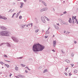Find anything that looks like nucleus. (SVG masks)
<instances>
[{
  "mask_svg": "<svg viewBox=\"0 0 78 78\" xmlns=\"http://www.w3.org/2000/svg\"><path fill=\"white\" fill-rule=\"evenodd\" d=\"M58 21H59V22H62V19H58Z\"/></svg>",
  "mask_w": 78,
  "mask_h": 78,
  "instance_id": "22",
  "label": "nucleus"
},
{
  "mask_svg": "<svg viewBox=\"0 0 78 78\" xmlns=\"http://www.w3.org/2000/svg\"><path fill=\"white\" fill-rule=\"evenodd\" d=\"M64 3H65V2H64Z\"/></svg>",
  "mask_w": 78,
  "mask_h": 78,
  "instance_id": "59",
  "label": "nucleus"
},
{
  "mask_svg": "<svg viewBox=\"0 0 78 78\" xmlns=\"http://www.w3.org/2000/svg\"><path fill=\"white\" fill-rule=\"evenodd\" d=\"M19 18L20 19L22 18V16H20L19 17Z\"/></svg>",
  "mask_w": 78,
  "mask_h": 78,
  "instance_id": "33",
  "label": "nucleus"
},
{
  "mask_svg": "<svg viewBox=\"0 0 78 78\" xmlns=\"http://www.w3.org/2000/svg\"><path fill=\"white\" fill-rule=\"evenodd\" d=\"M8 46H9V47H11V45H10V44H9L8 43Z\"/></svg>",
  "mask_w": 78,
  "mask_h": 78,
  "instance_id": "38",
  "label": "nucleus"
},
{
  "mask_svg": "<svg viewBox=\"0 0 78 78\" xmlns=\"http://www.w3.org/2000/svg\"><path fill=\"white\" fill-rule=\"evenodd\" d=\"M0 19H3L4 20H6L7 18L5 16L2 17L1 15H0Z\"/></svg>",
  "mask_w": 78,
  "mask_h": 78,
  "instance_id": "4",
  "label": "nucleus"
},
{
  "mask_svg": "<svg viewBox=\"0 0 78 78\" xmlns=\"http://www.w3.org/2000/svg\"><path fill=\"white\" fill-rule=\"evenodd\" d=\"M39 29H37V30H35V33H37L38 31H39Z\"/></svg>",
  "mask_w": 78,
  "mask_h": 78,
  "instance_id": "21",
  "label": "nucleus"
},
{
  "mask_svg": "<svg viewBox=\"0 0 78 78\" xmlns=\"http://www.w3.org/2000/svg\"><path fill=\"white\" fill-rule=\"evenodd\" d=\"M21 27H25V25H21Z\"/></svg>",
  "mask_w": 78,
  "mask_h": 78,
  "instance_id": "29",
  "label": "nucleus"
},
{
  "mask_svg": "<svg viewBox=\"0 0 78 78\" xmlns=\"http://www.w3.org/2000/svg\"><path fill=\"white\" fill-rule=\"evenodd\" d=\"M45 18L46 19H47V20H48V21L49 20V19H48V18L47 17L45 16Z\"/></svg>",
  "mask_w": 78,
  "mask_h": 78,
  "instance_id": "23",
  "label": "nucleus"
},
{
  "mask_svg": "<svg viewBox=\"0 0 78 78\" xmlns=\"http://www.w3.org/2000/svg\"><path fill=\"white\" fill-rule=\"evenodd\" d=\"M47 70L46 69H44V71L43 72V73H45V72H47Z\"/></svg>",
  "mask_w": 78,
  "mask_h": 78,
  "instance_id": "18",
  "label": "nucleus"
},
{
  "mask_svg": "<svg viewBox=\"0 0 78 78\" xmlns=\"http://www.w3.org/2000/svg\"><path fill=\"white\" fill-rule=\"evenodd\" d=\"M67 70V68H66V69H65L66 71Z\"/></svg>",
  "mask_w": 78,
  "mask_h": 78,
  "instance_id": "47",
  "label": "nucleus"
},
{
  "mask_svg": "<svg viewBox=\"0 0 78 78\" xmlns=\"http://www.w3.org/2000/svg\"><path fill=\"white\" fill-rule=\"evenodd\" d=\"M27 27H28V25H27Z\"/></svg>",
  "mask_w": 78,
  "mask_h": 78,
  "instance_id": "50",
  "label": "nucleus"
},
{
  "mask_svg": "<svg viewBox=\"0 0 78 78\" xmlns=\"http://www.w3.org/2000/svg\"><path fill=\"white\" fill-rule=\"evenodd\" d=\"M20 59H22V57H20Z\"/></svg>",
  "mask_w": 78,
  "mask_h": 78,
  "instance_id": "49",
  "label": "nucleus"
},
{
  "mask_svg": "<svg viewBox=\"0 0 78 78\" xmlns=\"http://www.w3.org/2000/svg\"><path fill=\"white\" fill-rule=\"evenodd\" d=\"M42 0H39V2H41Z\"/></svg>",
  "mask_w": 78,
  "mask_h": 78,
  "instance_id": "48",
  "label": "nucleus"
},
{
  "mask_svg": "<svg viewBox=\"0 0 78 78\" xmlns=\"http://www.w3.org/2000/svg\"><path fill=\"white\" fill-rule=\"evenodd\" d=\"M0 64H2V65H3V64H4V63H3V62H0Z\"/></svg>",
  "mask_w": 78,
  "mask_h": 78,
  "instance_id": "24",
  "label": "nucleus"
},
{
  "mask_svg": "<svg viewBox=\"0 0 78 78\" xmlns=\"http://www.w3.org/2000/svg\"><path fill=\"white\" fill-rule=\"evenodd\" d=\"M6 62H10V61H7V60H6Z\"/></svg>",
  "mask_w": 78,
  "mask_h": 78,
  "instance_id": "34",
  "label": "nucleus"
},
{
  "mask_svg": "<svg viewBox=\"0 0 78 78\" xmlns=\"http://www.w3.org/2000/svg\"><path fill=\"white\" fill-rule=\"evenodd\" d=\"M41 20L44 23H45V18L43 17H42L41 18Z\"/></svg>",
  "mask_w": 78,
  "mask_h": 78,
  "instance_id": "3",
  "label": "nucleus"
},
{
  "mask_svg": "<svg viewBox=\"0 0 78 78\" xmlns=\"http://www.w3.org/2000/svg\"><path fill=\"white\" fill-rule=\"evenodd\" d=\"M53 10H54V11H55V9H53Z\"/></svg>",
  "mask_w": 78,
  "mask_h": 78,
  "instance_id": "54",
  "label": "nucleus"
},
{
  "mask_svg": "<svg viewBox=\"0 0 78 78\" xmlns=\"http://www.w3.org/2000/svg\"><path fill=\"white\" fill-rule=\"evenodd\" d=\"M10 34V33L6 31H2V32L0 33V34L2 36H8Z\"/></svg>",
  "mask_w": 78,
  "mask_h": 78,
  "instance_id": "2",
  "label": "nucleus"
},
{
  "mask_svg": "<svg viewBox=\"0 0 78 78\" xmlns=\"http://www.w3.org/2000/svg\"><path fill=\"white\" fill-rule=\"evenodd\" d=\"M62 53H63V54H64V51H62Z\"/></svg>",
  "mask_w": 78,
  "mask_h": 78,
  "instance_id": "40",
  "label": "nucleus"
},
{
  "mask_svg": "<svg viewBox=\"0 0 78 78\" xmlns=\"http://www.w3.org/2000/svg\"><path fill=\"white\" fill-rule=\"evenodd\" d=\"M73 18H74V16H73L72 18H73V23H75V21L74 20Z\"/></svg>",
  "mask_w": 78,
  "mask_h": 78,
  "instance_id": "10",
  "label": "nucleus"
},
{
  "mask_svg": "<svg viewBox=\"0 0 78 78\" xmlns=\"http://www.w3.org/2000/svg\"><path fill=\"white\" fill-rule=\"evenodd\" d=\"M62 24H66V25H67V23H65L64 21H63L62 22Z\"/></svg>",
  "mask_w": 78,
  "mask_h": 78,
  "instance_id": "14",
  "label": "nucleus"
},
{
  "mask_svg": "<svg viewBox=\"0 0 78 78\" xmlns=\"http://www.w3.org/2000/svg\"><path fill=\"white\" fill-rule=\"evenodd\" d=\"M55 28H56V29H57V30H58V29H59V27L57 26H55Z\"/></svg>",
  "mask_w": 78,
  "mask_h": 78,
  "instance_id": "19",
  "label": "nucleus"
},
{
  "mask_svg": "<svg viewBox=\"0 0 78 78\" xmlns=\"http://www.w3.org/2000/svg\"><path fill=\"white\" fill-rule=\"evenodd\" d=\"M76 16H74V19L75 20V23H76V22H77V19H76Z\"/></svg>",
  "mask_w": 78,
  "mask_h": 78,
  "instance_id": "8",
  "label": "nucleus"
},
{
  "mask_svg": "<svg viewBox=\"0 0 78 78\" xmlns=\"http://www.w3.org/2000/svg\"><path fill=\"white\" fill-rule=\"evenodd\" d=\"M12 75V74L10 73V75H9L10 77H11V75Z\"/></svg>",
  "mask_w": 78,
  "mask_h": 78,
  "instance_id": "37",
  "label": "nucleus"
},
{
  "mask_svg": "<svg viewBox=\"0 0 78 78\" xmlns=\"http://www.w3.org/2000/svg\"><path fill=\"white\" fill-rule=\"evenodd\" d=\"M20 14V13H17V14Z\"/></svg>",
  "mask_w": 78,
  "mask_h": 78,
  "instance_id": "52",
  "label": "nucleus"
},
{
  "mask_svg": "<svg viewBox=\"0 0 78 78\" xmlns=\"http://www.w3.org/2000/svg\"><path fill=\"white\" fill-rule=\"evenodd\" d=\"M13 40H14V41H16V42H19V40H17V39H15L14 40V39H13Z\"/></svg>",
  "mask_w": 78,
  "mask_h": 78,
  "instance_id": "16",
  "label": "nucleus"
},
{
  "mask_svg": "<svg viewBox=\"0 0 78 78\" xmlns=\"http://www.w3.org/2000/svg\"><path fill=\"white\" fill-rule=\"evenodd\" d=\"M77 24H78V22L77 21Z\"/></svg>",
  "mask_w": 78,
  "mask_h": 78,
  "instance_id": "55",
  "label": "nucleus"
},
{
  "mask_svg": "<svg viewBox=\"0 0 78 78\" xmlns=\"http://www.w3.org/2000/svg\"><path fill=\"white\" fill-rule=\"evenodd\" d=\"M72 75V73H70L69 74V76H71V75Z\"/></svg>",
  "mask_w": 78,
  "mask_h": 78,
  "instance_id": "31",
  "label": "nucleus"
},
{
  "mask_svg": "<svg viewBox=\"0 0 78 78\" xmlns=\"http://www.w3.org/2000/svg\"><path fill=\"white\" fill-rule=\"evenodd\" d=\"M47 37H48V36H46L45 37V39L47 38Z\"/></svg>",
  "mask_w": 78,
  "mask_h": 78,
  "instance_id": "36",
  "label": "nucleus"
},
{
  "mask_svg": "<svg viewBox=\"0 0 78 78\" xmlns=\"http://www.w3.org/2000/svg\"><path fill=\"white\" fill-rule=\"evenodd\" d=\"M15 70L17 71H18L19 70V68L17 67H15Z\"/></svg>",
  "mask_w": 78,
  "mask_h": 78,
  "instance_id": "12",
  "label": "nucleus"
},
{
  "mask_svg": "<svg viewBox=\"0 0 78 78\" xmlns=\"http://www.w3.org/2000/svg\"><path fill=\"white\" fill-rule=\"evenodd\" d=\"M66 13H67V12L66 11L63 12V14H66Z\"/></svg>",
  "mask_w": 78,
  "mask_h": 78,
  "instance_id": "32",
  "label": "nucleus"
},
{
  "mask_svg": "<svg viewBox=\"0 0 78 78\" xmlns=\"http://www.w3.org/2000/svg\"><path fill=\"white\" fill-rule=\"evenodd\" d=\"M55 37V35H53V37Z\"/></svg>",
  "mask_w": 78,
  "mask_h": 78,
  "instance_id": "56",
  "label": "nucleus"
},
{
  "mask_svg": "<svg viewBox=\"0 0 78 78\" xmlns=\"http://www.w3.org/2000/svg\"><path fill=\"white\" fill-rule=\"evenodd\" d=\"M42 3H43V4L45 6H47V4H45V2H44L43 1L42 2Z\"/></svg>",
  "mask_w": 78,
  "mask_h": 78,
  "instance_id": "20",
  "label": "nucleus"
},
{
  "mask_svg": "<svg viewBox=\"0 0 78 78\" xmlns=\"http://www.w3.org/2000/svg\"><path fill=\"white\" fill-rule=\"evenodd\" d=\"M74 43H75V44H76V41H75V42H74Z\"/></svg>",
  "mask_w": 78,
  "mask_h": 78,
  "instance_id": "45",
  "label": "nucleus"
},
{
  "mask_svg": "<svg viewBox=\"0 0 78 78\" xmlns=\"http://www.w3.org/2000/svg\"><path fill=\"white\" fill-rule=\"evenodd\" d=\"M43 11H44V9H42L41 10V12H42Z\"/></svg>",
  "mask_w": 78,
  "mask_h": 78,
  "instance_id": "26",
  "label": "nucleus"
},
{
  "mask_svg": "<svg viewBox=\"0 0 78 78\" xmlns=\"http://www.w3.org/2000/svg\"><path fill=\"white\" fill-rule=\"evenodd\" d=\"M25 68H26V69H28V70H30V69H29V68H28V67L26 66Z\"/></svg>",
  "mask_w": 78,
  "mask_h": 78,
  "instance_id": "25",
  "label": "nucleus"
},
{
  "mask_svg": "<svg viewBox=\"0 0 78 78\" xmlns=\"http://www.w3.org/2000/svg\"><path fill=\"white\" fill-rule=\"evenodd\" d=\"M65 61H66V62H67L68 63H70V61H69V60L68 59H66L65 60Z\"/></svg>",
  "mask_w": 78,
  "mask_h": 78,
  "instance_id": "9",
  "label": "nucleus"
},
{
  "mask_svg": "<svg viewBox=\"0 0 78 78\" xmlns=\"http://www.w3.org/2000/svg\"><path fill=\"white\" fill-rule=\"evenodd\" d=\"M56 24L57 25H58V26L59 25V23H57Z\"/></svg>",
  "mask_w": 78,
  "mask_h": 78,
  "instance_id": "41",
  "label": "nucleus"
},
{
  "mask_svg": "<svg viewBox=\"0 0 78 78\" xmlns=\"http://www.w3.org/2000/svg\"><path fill=\"white\" fill-rule=\"evenodd\" d=\"M30 25H31V24L29 23V24H28V25L29 26H30Z\"/></svg>",
  "mask_w": 78,
  "mask_h": 78,
  "instance_id": "43",
  "label": "nucleus"
},
{
  "mask_svg": "<svg viewBox=\"0 0 78 78\" xmlns=\"http://www.w3.org/2000/svg\"><path fill=\"white\" fill-rule=\"evenodd\" d=\"M18 0V1H20V0Z\"/></svg>",
  "mask_w": 78,
  "mask_h": 78,
  "instance_id": "53",
  "label": "nucleus"
},
{
  "mask_svg": "<svg viewBox=\"0 0 78 78\" xmlns=\"http://www.w3.org/2000/svg\"><path fill=\"white\" fill-rule=\"evenodd\" d=\"M44 11H47L48 9V8H45L43 9Z\"/></svg>",
  "mask_w": 78,
  "mask_h": 78,
  "instance_id": "15",
  "label": "nucleus"
},
{
  "mask_svg": "<svg viewBox=\"0 0 78 78\" xmlns=\"http://www.w3.org/2000/svg\"><path fill=\"white\" fill-rule=\"evenodd\" d=\"M49 29H50V27H49Z\"/></svg>",
  "mask_w": 78,
  "mask_h": 78,
  "instance_id": "58",
  "label": "nucleus"
},
{
  "mask_svg": "<svg viewBox=\"0 0 78 78\" xmlns=\"http://www.w3.org/2000/svg\"><path fill=\"white\" fill-rule=\"evenodd\" d=\"M69 23H72V19H71V18H69Z\"/></svg>",
  "mask_w": 78,
  "mask_h": 78,
  "instance_id": "6",
  "label": "nucleus"
},
{
  "mask_svg": "<svg viewBox=\"0 0 78 78\" xmlns=\"http://www.w3.org/2000/svg\"><path fill=\"white\" fill-rule=\"evenodd\" d=\"M78 72V71L76 70H75L74 71V73H76Z\"/></svg>",
  "mask_w": 78,
  "mask_h": 78,
  "instance_id": "13",
  "label": "nucleus"
},
{
  "mask_svg": "<svg viewBox=\"0 0 78 78\" xmlns=\"http://www.w3.org/2000/svg\"><path fill=\"white\" fill-rule=\"evenodd\" d=\"M64 73L65 74L66 76H67V75H68L67 73Z\"/></svg>",
  "mask_w": 78,
  "mask_h": 78,
  "instance_id": "30",
  "label": "nucleus"
},
{
  "mask_svg": "<svg viewBox=\"0 0 78 78\" xmlns=\"http://www.w3.org/2000/svg\"><path fill=\"white\" fill-rule=\"evenodd\" d=\"M21 6H20V8H22V6H23V3H21Z\"/></svg>",
  "mask_w": 78,
  "mask_h": 78,
  "instance_id": "17",
  "label": "nucleus"
},
{
  "mask_svg": "<svg viewBox=\"0 0 78 78\" xmlns=\"http://www.w3.org/2000/svg\"><path fill=\"white\" fill-rule=\"evenodd\" d=\"M31 27H32V26H33V23L31 24Z\"/></svg>",
  "mask_w": 78,
  "mask_h": 78,
  "instance_id": "44",
  "label": "nucleus"
},
{
  "mask_svg": "<svg viewBox=\"0 0 78 78\" xmlns=\"http://www.w3.org/2000/svg\"><path fill=\"white\" fill-rule=\"evenodd\" d=\"M5 65L6 66V67H7L8 68H9V65H7L6 64H5Z\"/></svg>",
  "mask_w": 78,
  "mask_h": 78,
  "instance_id": "11",
  "label": "nucleus"
},
{
  "mask_svg": "<svg viewBox=\"0 0 78 78\" xmlns=\"http://www.w3.org/2000/svg\"><path fill=\"white\" fill-rule=\"evenodd\" d=\"M71 65L72 66H73V65H72V64H71Z\"/></svg>",
  "mask_w": 78,
  "mask_h": 78,
  "instance_id": "51",
  "label": "nucleus"
},
{
  "mask_svg": "<svg viewBox=\"0 0 78 78\" xmlns=\"http://www.w3.org/2000/svg\"><path fill=\"white\" fill-rule=\"evenodd\" d=\"M1 29L2 30H6V28L4 27H1Z\"/></svg>",
  "mask_w": 78,
  "mask_h": 78,
  "instance_id": "7",
  "label": "nucleus"
},
{
  "mask_svg": "<svg viewBox=\"0 0 78 78\" xmlns=\"http://www.w3.org/2000/svg\"><path fill=\"white\" fill-rule=\"evenodd\" d=\"M66 68V69L67 70V69H69V68L68 67V68Z\"/></svg>",
  "mask_w": 78,
  "mask_h": 78,
  "instance_id": "46",
  "label": "nucleus"
},
{
  "mask_svg": "<svg viewBox=\"0 0 78 78\" xmlns=\"http://www.w3.org/2000/svg\"><path fill=\"white\" fill-rule=\"evenodd\" d=\"M2 69L3 68V67H2Z\"/></svg>",
  "mask_w": 78,
  "mask_h": 78,
  "instance_id": "57",
  "label": "nucleus"
},
{
  "mask_svg": "<svg viewBox=\"0 0 78 78\" xmlns=\"http://www.w3.org/2000/svg\"><path fill=\"white\" fill-rule=\"evenodd\" d=\"M15 14H16V13H14V14L12 16V17H14V15H15Z\"/></svg>",
  "mask_w": 78,
  "mask_h": 78,
  "instance_id": "35",
  "label": "nucleus"
},
{
  "mask_svg": "<svg viewBox=\"0 0 78 78\" xmlns=\"http://www.w3.org/2000/svg\"><path fill=\"white\" fill-rule=\"evenodd\" d=\"M33 50L34 51H42L44 49V46L40 45L39 44H35L33 46Z\"/></svg>",
  "mask_w": 78,
  "mask_h": 78,
  "instance_id": "1",
  "label": "nucleus"
},
{
  "mask_svg": "<svg viewBox=\"0 0 78 78\" xmlns=\"http://www.w3.org/2000/svg\"><path fill=\"white\" fill-rule=\"evenodd\" d=\"M24 2H27V0H24Z\"/></svg>",
  "mask_w": 78,
  "mask_h": 78,
  "instance_id": "42",
  "label": "nucleus"
},
{
  "mask_svg": "<svg viewBox=\"0 0 78 78\" xmlns=\"http://www.w3.org/2000/svg\"><path fill=\"white\" fill-rule=\"evenodd\" d=\"M4 56L5 57V58H8V56L6 55H4Z\"/></svg>",
  "mask_w": 78,
  "mask_h": 78,
  "instance_id": "28",
  "label": "nucleus"
},
{
  "mask_svg": "<svg viewBox=\"0 0 78 78\" xmlns=\"http://www.w3.org/2000/svg\"><path fill=\"white\" fill-rule=\"evenodd\" d=\"M56 44V41H54L53 42V46L54 47H55V45Z\"/></svg>",
  "mask_w": 78,
  "mask_h": 78,
  "instance_id": "5",
  "label": "nucleus"
},
{
  "mask_svg": "<svg viewBox=\"0 0 78 78\" xmlns=\"http://www.w3.org/2000/svg\"><path fill=\"white\" fill-rule=\"evenodd\" d=\"M21 65L22 66H23V67H25V65H24L23 64H21Z\"/></svg>",
  "mask_w": 78,
  "mask_h": 78,
  "instance_id": "27",
  "label": "nucleus"
},
{
  "mask_svg": "<svg viewBox=\"0 0 78 78\" xmlns=\"http://www.w3.org/2000/svg\"><path fill=\"white\" fill-rule=\"evenodd\" d=\"M25 72L26 73H28V71H27V70H26Z\"/></svg>",
  "mask_w": 78,
  "mask_h": 78,
  "instance_id": "39",
  "label": "nucleus"
}]
</instances>
